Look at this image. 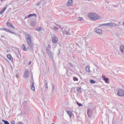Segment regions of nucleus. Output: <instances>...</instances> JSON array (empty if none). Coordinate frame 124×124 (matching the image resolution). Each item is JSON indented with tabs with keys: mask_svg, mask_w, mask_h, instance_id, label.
<instances>
[{
	"mask_svg": "<svg viewBox=\"0 0 124 124\" xmlns=\"http://www.w3.org/2000/svg\"><path fill=\"white\" fill-rule=\"evenodd\" d=\"M67 71H68V69H67V71H66V72H67Z\"/></svg>",
	"mask_w": 124,
	"mask_h": 124,
	"instance_id": "09e8293b",
	"label": "nucleus"
},
{
	"mask_svg": "<svg viewBox=\"0 0 124 124\" xmlns=\"http://www.w3.org/2000/svg\"><path fill=\"white\" fill-rule=\"evenodd\" d=\"M87 115L89 118H92L93 117V111L91 109L87 110Z\"/></svg>",
	"mask_w": 124,
	"mask_h": 124,
	"instance_id": "1a4fd4ad",
	"label": "nucleus"
},
{
	"mask_svg": "<svg viewBox=\"0 0 124 124\" xmlns=\"http://www.w3.org/2000/svg\"><path fill=\"white\" fill-rule=\"evenodd\" d=\"M35 31H36L39 32V31H41L43 30V28H42V27H37L35 29Z\"/></svg>",
	"mask_w": 124,
	"mask_h": 124,
	"instance_id": "4468645a",
	"label": "nucleus"
},
{
	"mask_svg": "<svg viewBox=\"0 0 124 124\" xmlns=\"http://www.w3.org/2000/svg\"><path fill=\"white\" fill-rule=\"evenodd\" d=\"M71 67H73V64L71 62H68Z\"/></svg>",
	"mask_w": 124,
	"mask_h": 124,
	"instance_id": "f704fd0d",
	"label": "nucleus"
},
{
	"mask_svg": "<svg viewBox=\"0 0 124 124\" xmlns=\"http://www.w3.org/2000/svg\"><path fill=\"white\" fill-rule=\"evenodd\" d=\"M4 60L6 62H8V60H7L6 58H5Z\"/></svg>",
	"mask_w": 124,
	"mask_h": 124,
	"instance_id": "37998d69",
	"label": "nucleus"
},
{
	"mask_svg": "<svg viewBox=\"0 0 124 124\" xmlns=\"http://www.w3.org/2000/svg\"><path fill=\"white\" fill-rule=\"evenodd\" d=\"M88 17L94 21H96V20H100V16L95 13L89 14L88 15Z\"/></svg>",
	"mask_w": 124,
	"mask_h": 124,
	"instance_id": "f03ea898",
	"label": "nucleus"
},
{
	"mask_svg": "<svg viewBox=\"0 0 124 124\" xmlns=\"http://www.w3.org/2000/svg\"><path fill=\"white\" fill-rule=\"evenodd\" d=\"M1 0V1H2V0Z\"/></svg>",
	"mask_w": 124,
	"mask_h": 124,
	"instance_id": "8fccbe9b",
	"label": "nucleus"
},
{
	"mask_svg": "<svg viewBox=\"0 0 124 124\" xmlns=\"http://www.w3.org/2000/svg\"><path fill=\"white\" fill-rule=\"evenodd\" d=\"M54 28L56 31H58L59 30V28H58L57 26H54Z\"/></svg>",
	"mask_w": 124,
	"mask_h": 124,
	"instance_id": "e433bc0d",
	"label": "nucleus"
},
{
	"mask_svg": "<svg viewBox=\"0 0 124 124\" xmlns=\"http://www.w3.org/2000/svg\"><path fill=\"white\" fill-rule=\"evenodd\" d=\"M31 62H29V63H28L29 65H30V64H31Z\"/></svg>",
	"mask_w": 124,
	"mask_h": 124,
	"instance_id": "c03bdc74",
	"label": "nucleus"
},
{
	"mask_svg": "<svg viewBox=\"0 0 124 124\" xmlns=\"http://www.w3.org/2000/svg\"><path fill=\"white\" fill-rule=\"evenodd\" d=\"M18 124H23L22 122H19Z\"/></svg>",
	"mask_w": 124,
	"mask_h": 124,
	"instance_id": "79ce46f5",
	"label": "nucleus"
},
{
	"mask_svg": "<svg viewBox=\"0 0 124 124\" xmlns=\"http://www.w3.org/2000/svg\"><path fill=\"white\" fill-rule=\"evenodd\" d=\"M0 41L2 42V43H4V40L0 39Z\"/></svg>",
	"mask_w": 124,
	"mask_h": 124,
	"instance_id": "ea45409f",
	"label": "nucleus"
},
{
	"mask_svg": "<svg viewBox=\"0 0 124 124\" xmlns=\"http://www.w3.org/2000/svg\"><path fill=\"white\" fill-rule=\"evenodd\" d=\"M26 107H25V108H26Z\"/></svg>",
	"mask_w": 124,
	"mask_h": 124,
	"instance_id": "5fc2aeb1",
	"label": "nucleus"
},
{
	"mask_svg": "<svg viewBox=\"0 0 124 124\" xmlns=\"http://www.w3.org/2000/svg\"><path fill=\"white\" fill-rule=\"evenodd\" d=\"M67 113L69 115L70 118H71V117H72L73 113L71 111L67 110Z\"/></svg>",
	"mask_w": 124,
	"mask_h": 124,
	"instance_id": "4be33fe9",
	"label": "nucleus"
},
{
	"mask_svg": "<svg viewBox=\"0 0 124 124\" xmlns=\"http://www.w3.org/2000/svg\"><path fill=\"white\" fill-rule=\"evenodd\" d=\"M26 41L28 44V48L30 52H33V47H34V44L31 41V34H27L25 36Z\"/></svg>",
	"mask_w": 124,
	"mask_h": 124,
	"instance_id": "f257e3e1",
	"label": "nucleus"
},
{
	"mask_svg": "<svg viewBox=\"0 0 124 124\" xmlns=\"http://www.w3.org/2000/svg\"><path fill=\"white\" fill-rule=\"evenodd\" d=\"M72 4H73V0H69L66 4L67 6H72Z\"/></svg>",
	"mask_w": 124,
	"mask_h": 124,
	"instance_id": "9d476101",
	"label": "nucleus"
},
{
	"mask_svg": "<svg viewBox=\"0 0 124 124\" xmlns=\"http://www.w3.org/2000/svg\"><path fill=\"white\" fill-rule=\"evenodd\" d=\"M1 37H2V38H3V37H4V35H1Z\"/></svg>",
	"mask_w": 124,
	"mask_h": 124,
	"instance_id": "a18cd8bd",
	"label": "nucleus"
},
{
	"mask_svg": "<svg viewBox=\"0 0 124 124\" xmlns=\"http://www.w3.org/2000/svg\"><path fill=\"white\" fill-rule=\"evenodd\" d=\"M24 78H29V71L27 70L24 72Z\"/></svg>",
	"mask_w": 124,
	"mask_h": 124,
	"instance_id": "f8f14e48",
	"label": "nucleus"
},
{
	"mask_svg": "<svg viewBox=\"0 0 124 124\" xmlns=\"http://www.w3.org/2000/svg\"><path fill=\"white\" fill-rule=\"evenodd\" d=\"M119 26V25L114 23H104L102 24L99 25V27H117Z\"/></svg>",
	"mask_w": 124,
	"mask_h": 124,
	"instance_id": "7ed1b4c3",
	"label": "nucleus"
},
{
	"mask_svg": "<svg viewBox=\"0 0 124 124\" xmlns=\"http://www.w3.org/2000/svg\"><path fill=\"white\" fill-rule=\"evenodd\" d=\"M115 7H117V6H115Z\"/></svg>",
	"mask_w": 124,
	"mask_h": 124,
	"instance_id": "3c124183",
	"label": "nucleus"
},
{
	"mask_svg": "<svg viewBox=\"0 0 124 124\" xmlns=\"http://www.w3.org/2000/svg\"><path fill=\"white\" fill-rule=\"evenodd\" d=\"M74 81H78V78H76V77H73Z\"/></svg>",
	"mask_w": 124,
	"mask_h": 124,
	"instance_id": "473e14b6",
	"label": "nucleus"
},
{
	"mask_svg": "<svg viewBox=\"0 0 124 124\" xmlns=\"http://www.w3.org/2000/svg\"><path fill=\"white\" fill-rule=\"evenodd\" d=\"M46 51L48 55L49 59H51V60H53V59H54L53 53H52V52H51V50L48 48H46Z\"/></svg>",
	"mask_w": 124,
	"mask_h": 124,
	"instance_id": "20e7f679",
	"label": "nucleus"
},
{
	"mask_svg": "<svg viewBox=\"0 0 124 124\" xmlns=\"http://www.w3.org/2000/svg\"><path fill=\"white\" fill-rule=\"evenodd\" d=\"M22 47L23 51H27V49H26V46L25 45H22Z\"/></svg>",
	"mask_w": 124,
	"mask_h": 124,
	"instance_id": "7c9ffc66",
	"label": "nucleus"
},
{
	"mask_svg": "<svg viewBox=\"0 0 124 124\" xmlns=\"http://www.w3.org/2000/svg\"><path fill=\"white\" fill-rule=\"evenodd\" d=\"M83 20H84V19L83 18V17H79L78 18V21H83Z\"/></svg>",
	"mask_w": 124,
	"mask_h": 124,
	"instance_id": "c756f323",
	"label": "nucleus"
},
{
	"mask_svg": "<svg viewBox=\"0 0 124 124\" xmlns=\"http://www.w3.org/2000/svg\"><path fill=\"white\" fill-rule=\"evenodd\" d=\"M95 32L99 34L102 33V30L101 29H98L95 31Z\"/></svg>",
	"mask_w": 124,
	"mask_h": 124,
	"instance_id": "f3484780",
	"label": "nucleus"
},
{
	"mask_svg": "<svg viewBox=\"0 0 124 124\" xmlns=\"http://www.w3.org/2000/svg\"><path fill=\"white\" fill-rule=\"evenodd\" d=\"M46 48H47V49H49V50H50V49H51V45H50V44H48Z\"/></svg>",
	"mask_w": 124,
	"mask_h": 124,
	"instance_id": "72a5a7b5",
	"label": "nucleus"
},
{
	"mask_svg": "<svg viewBox=\"0 0 124 124\" xmlns=\"http://www.w3.org/2000/svg\"><path fill=\"white\" fill-rule=\"evenodd\" d=\"M6 10V7H4L0 11V14H3L4 13V11Z\"/></svg>",
	"mask_w": 124,
	"mask_h": 124,
	"instance_id": "412c9836",
	"label": "nucleus"
},
{
	"mask_svg": "<svg viewBox=\"0 0 124 124\" xmlns=\"http://www.w3.org/2000/svg\"><path fill=\"white\" fill-rule=\"evenodd\" d=\"M118 24H117V25H119V26H120V24H121V22H119L118 23Z\"/></svg>",
	"mask_w": 124,
	"mask_h": 124,
	"instance_id": "49530a36",
	"label": "nucleus"
},
{
	"mask_svg": "<svg viewBox=\"0 0 124 124\" xmlns=\"http://www.w3.org/2000/svg\"><path fill=\"white\" fill-rule=\"evenodd\" d=\"M123 25L124 26V22H123Z\"/></svg>",
	"mask_w": 124,
	"mask_h": 124,
	"instance_id": "de8ad7c7",
	"label": "nucleus"
},
{
	"mask_svg": "<svg viewBox=\"0 0 124 124\" xmlns=\"http://www.w3.org/2000/svg\"><path fill=\"white\" fill-rule=\"evenodd\" d=\"M7 58H8L10 61H11L12 62L13 61V58H12L11 54H8L7 55Z\"/></svg>",
	"mask_w": 124,
	"mask_h": 124,
	"instance_id": "dca6fc26",
	"label": "nucleus"
},
{
	"mask_svg": "<svg viewBox=\"0 0 124 124\" xmlns=\"http://www.w3.org/2000/svg\"><path fill=\"white\" fill-rule=\"evenodd\" d=\"M40 2L41 4H43V5H45V4H46V1L45 0H41Z\"/></svg>",
	"mask_w": 124,
	"mask_h": 124,
	"instance_id": "b1692460",
	"label": "nucleus"
},
{
	"mask_svg": "<svg viewBox=\"0 0 124 124\" xmlns=\"http://www.w3.org/2000/svg\"><path fill=\"white\" fill-rule=\"evenodd\" d=\"M51 124H53V123H52Z\"/></svg>",
	"mask_w": 124,
	"mask_h": 124,
	"instance_id": "864d4df0",
	"label": "nucleus"
},
{
	"mask_svg": "<svg viewBox=\"0 0 124 124\" xmlns=\"http://www.w3.org/2000/svg\"><path fill=\"white\" fill-rule=\"evenodd\" d=\"M54 90H55V85L53 84L52 91H54Z\"/></svg>",
	"mask_w": 124,
	"mask_h": 124,
	"instance_id": "4c0bfd02",
	"label": "nucleus"
},
{
	"mask_svg": "<svg viewBox=\"0 0 124 124\" xmlns=\"http://www.w3.org/2000/svg\"><path fill=\"white\" fill-rule=\"evenodd\" d=\"M33 16L36 18V14H30L29 16H28L27 18H31Z\"/></svg>",
	"mask_w": 124,
	"mask_h": 124,
	"instance_id": "6ab92c4d",
	"label": "nucleus"
},
{
	"mask_svg": "<svg viewBox=\"0 0 124 124\" xmlns=\"http://www.w3.org/2000/svg\"><path fill=\"white\" fill-rule=\"evenodd\" d=\"M1 66L3 69V71H4V69H3V66H2V65H1Z\"/></svg>",
	"mask_w": 124,
	"mask_h": 124,
	"instance_id": "a19ab883",
	"label": "nucleus"
},
{
	"mask_svg": "<svg viewBox=\"0 0 124 124\" xmlns=\"http://www.w3.org/2000/svg\"><path fill=\"white\" fill-rule=\"evenodd\" d=\"M11 124H15V121L12 120L11 121Z\"/></svg>",
	"mask_w": 124,
	"mask_h": 124,
	"instance_id": "c9c22d12",
	"label": "nucleus"
},
{
	"mask_svg": "<svg viewBox=\"0 0 124 124\" xmlns=\"http://www.w3.org/2000/svg\"><path fill=\"white\" fill-rule=\"evenodd\" d=\"M85 70H86V71H87V72H89V73L91 72V70H90V67H89L88 66H87L85 67Z\"/></svg>",
	"mask_w": 124,
	"mask_h": 124,
	"instance_id": "393cba45",
	"label": "nucleus"
},
{
	"mask_svg": "<svg viewBox=\"0 0 124 124\" xmlns=\"http://www.w3.org/2000/svg\"><path fill=\"white\" fill-rule=\"evenodd\" d=\"M27 104H28V102L27 101H24V103H23V106H25V107H27Z\"/></svg>",
	"mask_w": 124,
	"mask_h": 124,
	"instance_id": "cd10ccee",
	"label": "nucleus"
},
{
	"mask_svg": "<svg viewBox=\"0 0 124 124\" xmlns=\"http://www.w3.org/2000/svg\"><path fill=\"white\" fill-rule=\"evenodd\" d=\"M40 3H40V2L39 3L36 4V6H38V5H39L40 4Z\"/></svg>",
	"mask_w": 124,
	"mask_h": 124,
	"instance_id": "58836bf2",
	"label": "nucleus"
},
{
	"mask_svg": "<svg viewBox=\"0 0 124 124\" xmlns=\"http://www.w3.org/2000/svg\"><path fill=\"white\" fill-rule=\"evenodd\" d=\"M120 51H121V52L124 53V45H121L120 46Z\"/></svg>",
	"mask_w": 124,
	"mask_h": 124,
	"instance_id": "5701e85b",
	"label": "nucleus"
},
{
	"mask_svg": "<svg viewBox=\"0 0 124 124\" xmlns=\"http://www.w3.org/2000/svg\"><path fill=\"white\" fill-rule=\"evenodd\" d=\"M25 19H27V17H25Z\"/></svg>",
	"mask_w": 124,
	"mask_h": 124,
	"instance_id": "603ef678",
	"label": "nucleus"
},
{
	"mask_svg": "<svg viewBox=\"0 0 124 124\" xmlns=\"http://www.w3.org/2000/svg\"><path fill=\"white\" fill-rule=\"evenodd\" d=\"M103 78L104 81H105L106 83H108V82H109V78H108L104 77Z\"/></svg>",
	"mask_w": 124,
	"mask_h": 124,
	"instance_id": "aec40b11",
	"label": "nucleus"
},
{
	"mask_svg": "<svg viewBox=\"0 0 124 124\" xmlns=\"http://www.w3.org/2000/svg\"><path fill=\"white\" fill-rule=\"evenodd\" d=\"M31 27H35L36 25V22L35 21H32L30 24Z\"/></svg>",
	"mask_w": 124,
	"mask_h": 124,
	"instance_id": "2eb2a0df",
	"label": "nucleus"
},
{
	"mask_svg": "<svg viewBox=\"0 0 124 124\" xmlns=\"http://www.w3.org/2000/svg\"><path fill=\"white\" fill-rule=\"evenodd\" d=\"M91 84H94L95 83V80H93V79H90V81Z\"/></svg>",
	"mask_w": 124,
	"mask_h": 124,
	"instance_id": "c85d7f7f",
	"label": "nucleus"
},
{
	"mask_svg": "<svg viewBox=\"0 0 124 124\" xmlns=\"http://www.w3.org/2000/svg\"><path fill=\"white\" fill-rule=\"evenodd\" d=\"M77 104L79 106V107H81V106H83V105L79 102H77Z\"/></svg>",
	"mask_w": 124,
	"mask_h": 124,
	"instance_id": "2f4dec72",
	"label": "nucleus"
},
{
	"mask_svg": "<svg viewBox=\"0 0 124 124\" xmlns=\"http://www.w3.org/2000/svg\"><path fill=\"white\" fill-rule=\"evenodd\" d=\"M58 37H57L56 36H54L53 37L52 42H53V43H57V42H58Z\"/></svg>",
	"mask_w": 124,
	"mask_h": 124,
	"instance_id": "9b49d317",
	"label": "nucleus"
},
{
	"mask_svg": "<svg viewBox=\"0 0 124 124\" xmlns=\"http://www.w3.org/2000/svg\"><path fill=\"white\" fill-rule=\"evenodd\" d=\"M7 27H9V28L12 27L13 29H15V27H14V26H13V25L12 24V23H10V22H7Z\"/></svg>",
	"mask_w": 124,
	"mask_h": 124,
	"instance_id": "ddd939ff",
	"label": "nucleus"
},
{
	"mask_svg": "<svg viewBox=\"0 0 124 124\" xmlns=\"http://www.w3.org/2000/svg\"><path fill=\"white\" fill-rule=\"evenodd\" d=\"M117 95H119V96H124V90L123 89H119L118 90Z\"/></svg>",
	"mask_w": 124,
	"mask_h": 124,
	"instance_id": "0eeeda50",
	"label": "nucleus"
},
{
	"mask_svg": "<svg viewBox=\"0 0 124 124\" xmlns=\"http://www.w3.org/2000/svg\"><path fill=\"white\" fill-rule=\"evenodd\" d=\"M44 84L46 89H48V82H47V80L46 79H45L44 80Z\"/></svg>",
	"mask_w": 124,
	"mask_h": 124,
	"instance_id": "a211bd4d",
	"label": "nucleus"
},
{
	"mask_svg": "<svg viewBox=\"0 0 124 124\" xmlns=\"http://www.w3.org/2000/svg\"><path fill=\"white\" fill-rule=\"evenodd\" d=\"M1 30H3L5 31H7V32H10V33H12L13 34H16V33H15L14 31H12L11 30L8 29L7 28H4V29H1Z\"/></svg>",
	"mask_w": 124,
	"mask_h": 124,
	"instance_id": "6e6552de",
	"label": "nucleus"
},
{
	"mask_svg": "<svg viewBox=\"0 0 124 124\" xmlns=\"http://www.w3.org/2000/svg\"><path fill=\"white\" fill-rule=\"evenodd\" d=\"M31 89L32 90V91L34 92V91H35V87L34 86V80H33V78L32 77V76L31 77Z\"/></svg>",
	"mask_w": 124,
	"mask_h": 124,
	"instance_id": "423d86ee",
	"label": "nucleus"
},
{
	"mask_svg": "<svg viewBox=\"0 0 124 124\" xmlns=\"http://www.w3.org/2000/svg\"><path fill=\"white\" fill-rule=\"evenodd\" d=\"M82 88L81 87H78L77 89V92H78V93H82Z\"/></svg>",
	"mask_w": 124,
	"mask_h": 124,
	"instance_id": "a878e982",
	"label": "nucleus"
},
{
	"mask_svg": "<svg viewBox=\"0 0 124 124\" xmlns=\"http://www.w3.org/2000/svg\"><path fill=\"white\" fill-rule=\"evenodd\" d=\"M2 122H3L4 124H10L8 121L4 120V119L2 120Z\"/></svg>",
	"mask_w": 124,
	"mask_h": 124,
	"instance_id": "bb28decb",
	"label": "nucleus"
},
{
	"mask_svg": "<svg viewBox=\"0 0 124 124\" xmlns=\"http://www.w3.org/2000/svg\"><path fill=\"white\" fill-rule=\"evenodd\" d=\"M63 34H65V35H70V29L69 28H66L64 31H62Z\"/></svg>",
	"mask_w": 124,
	"mask_h": 124,
	"instance_id": "39448f33",
	"label": "nucleus"
}]
</instances>
